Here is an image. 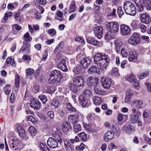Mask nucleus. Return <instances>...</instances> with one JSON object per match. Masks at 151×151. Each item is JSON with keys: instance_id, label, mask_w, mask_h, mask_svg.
<instances>
[{"instance_id": "nucleus-49", "label": "nucleus", "mask_w": 151, "mask_h": 151, "mask_svg": "<svg viewBox=\"0 0 151 151\" xmlns=\"http://www.w3.org/2000/svg\"><path fill=\"white\" fill-rule=\"evenodd\" d=\"M66 106L67 109L70 111H75L76 109L70 103H68L66 104Z\"/></svg>"}, {"instance_id": "nucleus-42", "label": "nucleus", "mask_w": 151, "mask_h": 151, "mask_svg": "<svg viewBox=\"0 0 151 151\" xmlns=\"http://www.w3.org/2000/svg\"><path fill=\"white\" fill-rule=\"evenodd\" d=\"M86 58V57L83 53H80L78 54L76 56V60L80 62L81 61L83 60Z\"/></svg>"}, {"instance_id": "nucleus-27", "label": "nucleus", "mask_w": 151, "mask_h": 151, "mask_svg": "<svg viewBox=\"0 0 151 151\" xmlns=\"http://www.w3.org/2000/svg\"><path fill=\"white\" fill-rule=\"evenodd\" d=\"M114 43L115 45V50L117 52H119L120 48L123 45V43L120 40H116L114 41Z\"/></svg>"}, {"instance_id": "nucleus-7", "label": "nucleus", "mask_w": 151, "mask_h": 151, "mask_svg": "<svg viewBox=\"0 0 151 151\" xmlns=\"http://www.w3.org/2000/svg\"><path fill=\"white\" fill-rule=\"evenodd\" d=\"M98 84V78L96 77L90 76L88 77L87 80V84L91 88H94L97 86Z\"/></svg>"}, {"instance_id": "nucleus-45", "label": "nucleus", "mask_w": 151, "mask_h": 151, "mask_svg": "<svg viewBox=\"0 0 151 151\" xmlns=\"http://www.w3.org/2000/svg\"><path fill=\"white\" fill-rule=\"evenodd\" d=\"M111 74L113 76H120V74L118 72V68H113L111 70Z\"/></svg>"}, {"instance_id": "nucleus-1", "label": "nucleus", "mask_w": 151, "mask_h": 151, "mask_svg": "<svg viewBox=\"0 0 151 151\" xmlns=\"http://www.w3.org/2000/svg\"><path fill=\"white\" fill-rule=\"evenodd\" d=\"M94 63L99 66L101 70L105 69L110 62L109 56L105 53H97L94 56Z\"/></svg>"}, {"instance_id": "nucleus-22", "label": "nucleus", "mask_w": 151, "mask_h": 151, "mask_svg": "<svg viewBox=\"0 0 151 151\" xmlns=\"http://www.w3.org/2000/svg\"><path fill=\"white\" fill-rule=\"evenodd\" d=\"M115 125L116 123L114 122H113V123L112 124H109L107 122H106L104 124V125L106 127L109 128L110 129L113 130L114 132H115V131H116V132H119V129L115 127Z\"/></svg>"}, {"instance_id": "nucleus-26", "label": "nucleus", "mask_w": 151, "mask_h": 151, "mask_svg": "<svg viewBox=\"0 0 151 151\" xmlns=\"http://www.w3.org/2000/svg\"><path fill=\"white\" fill-rule=\"evenodd\" d=\"M14 129L15 132H25V128L22 125L18 123L14 127Z\"/></svg>"}, {"instance_id": "nucleus-3", "label": "nucleus", "mask_w": 151, "mask_h": 151, "mask_svg": "<svg viewBox=\"0 0 151 151\" xmlns=\"http://www.w3.org/2000/svg\"><path fill=\"white\" fill-rule=\"evenodd\" d=\"M102 86L104 88L109 89L114 84L113 80L110 78H102L101 80Z\"/></svg>"}, {"instance_id": "nucleus-63", "label": "nucleus", "mask_w": 151, "mask_h": 151, "mask_svg": "<svg viewBox=\"0 0 151 151\" xmlns=\"http://www.w3.org/2000/svg\"><path fill=\"white\" fill-rule=\"evenodd\" d=\"M117 13L118 14L119 17H121L122 16L123 14L124 13L121 7H118Z\"/></svg>"}, {"instance_id": "nucleus-12", "label": "nucleus", "mask_w": 151, "mask_h": 151, "mask_svg": "<svg viewBox=\"0 0 151 151\" xmlns=\"http://www.w3.org/2000/svg\"><path fill=\"white\" fill-rule=\"evenodd\" d=\"M58 68L63 71L67 72L68 70L66 63V60L64 58L62 60L58 65Z\"/></svg>"}, {"instance_id": "nucleus-13", "label": "nucleus", "mask_w": 151, "mask_h": 151, "mask_svg": "<svg viewBox=\"0 0 151 151\" xmlns=\"http://www.w3.org/2000/svg\"><path fill=\"white\" fill-rule=\"evenodd\" d=\"M87 41L88 43L94 46L101 47L102 45L101 42L98 41L93 37H89L87 39Z\"/></svg>"}, {"instance_id": "nucleus-17", "label": "nucleus", "mask_w": 151, "mask_h": 151, "mask_svg": "<svg viewBox=\"0 0 151 151\" xmlns=\"http://www.w3.org/2000/svg\"><path fill=\"white\" fill-rule=\"evenodd\" d=\"M73 83L78 86H82L84 84V80L81 76H78L74 79Z\"/></svg>"}, {"instance_id": "nucleus-41", "label": "nucleus", "mask_w": 151, "mask_h": 151, "mask_svg": "<svg viewBox=\"0 0 151 151\" xmlns=\"http://www.w3.org/2000/svg\"><path fill=\"white\" fill-rule=\"evenodd\" d=\"M138 55L134 51H133V62L138 63L139 60L138 59Z\"/></svg>"}, {"instance_id": "nucleus-58", "label": "nucleus", "mask_w": 151, "mask_h": 151, "mask_svg": "<svg viewBox=\"0 0 151 151\" xmlns=\"http://www.w3.org/2000/svg\"><path fill=\"white\" fill-rule=\"evenodd\" d=\"M48 32L49 35L52 36H53L56 33V30L53 28L49 29Z\"/></svg>"}, {"instance_id": "nucleus-20", "label": "nucleus", "mask_w": 151, "mask_h": 151, "mask_svg": "<svg viewBox=\"0 0 151 151\" xmlns=\"http://www.w3.org/2000/svg\"><path fill=\"white\" fill-rule=\"evenodd\" d=\"M133 106L137 108H144L146 104L141 100H135L133 101Z\"/></svg>"}, {"instance_id": "nucleus-33", "label": "nucleus", "mask_w": 151, "mask_h": 151, "mask_svg": "<svg viewBox=\"0 0 151 151\" xmlns=\"http://www.w3.org/2000/svg\"><path fill=\"white\" fill-rule=\"evenodd\" d=\"M65 145L66 151H74V148L73 146L71 145L69 142L66 141L65 142Z\"/></svg>"}, {"instance_id": "nucleus-19", "label": "nucleus", "mask_w": 151, "mask_h": 151, "mask_svg": "<svg viewBox=\"0 0 151 151\" xmlns=\"http://www.w3.org/2000/svg\"><path fill=\"white\" fill-rule=\"evenodd\" d=\"M20 77L18 74L16 75L14 80V90L16 92H17L19 87L20 84Z\"/></svg>"}, {"instance_id": "nucleus-6", "label": "nucleus", "mask_w": 151, "mask_h": 151, "mask_svg": "<svg viewBox=\"0 0 151 151\" xmlns=\"http://www.w3.org/2000/svg\"><path fill=\"white\" fill-rule=\"evenodd\" d=\"M79 116L78 115H72L70 119V121L74 124V131L75 132H78L81 130V126L80 124H76L77 122L79 120L78 118Z\"/></svg>"}, {"instance_id": "nucleus-62", "label": "nucleus", "mask_w": 151, "mask_h": 151, "mask_svg": "<svg viewBox=\"0 0 151 151\" xmlns=\"http://www.w3.org/2000/svg\"><path fill=\"white\" fill-rule=\"evenodd\" d=\"M19 137L22 139H27L28 138V137L26 133H18Z\"/></svg>"}, {"instance_id": "nucleus-11", "label": "nucleus", "mask_w": 151, "mask_h": 151, "mask_svg": "<svg viewBox=\"0 0 151 151\" xmlns=\"http://www.w3.org/2000/svg\"><path fill=\"white\" fill-rule=\"evenodd\" d=\"M140 20L143 23L148 24L151 21V19L147 13H143L141 15Z\"/></svg>"}, {"instance_id": "nucleus-8", "label": "nucleus", "mask_w": 151, "mask_h": 151, "mask_svg": "<svg viewBox=\"0 0 151 151\" xmlns=\"http://www.w3.org/2000/svg\"><path fill=\"white\" fill-rule=\"evenodd\" d=\"M24 45L20 49L19 52V53H28L30 51V45L27 43H25L23 42Z\"/></svg>"}, {"instance_id": "nucleus-61", "label": "nucleus", "mask_w": 151, "mask_h": 151, "mask_svg": "<svg viewBox=\"0 0 151 151\" xmlns=\"http://www.w3.org/2000/svg\"><path fill=\"white\" fill-rule=\"evenodd\" d=\"M91 92L89 90L86 89L84 91L83 94H81V95H84L85 97H87L89 98V96L91 95Z\"/></svg>"}, {"instance_id": "nucleus-47", "label": "nucleus", "mask_w": 151, "mask_h": 151, "mask_svg": "<svg viewBox=\"0 0 151 151\" xmlns=\"http://www.w3.org/2000/svg\"><path fill=\"white\" fill-rule=\"evenodd\" d=\"M131 94L129 91H127L126 93V97L125 99V102L127 103H129L131 99Z\"/></svg>"}, {"instance_id": "nucleus-25", "label": "nucleus", "mask_w": 151, "mask_h": 151, "mask_svg": "<svg viewBox=\"0 0 151 151\" xmlns=\"http://www.w3.org/2000/svg\"><path fill=\"white\" fill-rule=\"evenodd\" d=\"M83 68L80 65L75 66L73 69V72L76 75L82 74Z\"/></svg>"}, {"instance_id": "nucleus-38", "label": "nucleus", "mask_w": 151, "mask_h": 151, "mask_svg": "<svg viewBox=\"0 0 151 151\" xmlns=\"http://www.w3.org/2000/svg\"><path fill=\"white\" fill-rule=\"evenodd\" d=\"M143 4L147 9L151 10V0H143Z\"/></svg>"}, {"instance_id": "nucleus-32", "label": "nucleus", "mask_w": 151, "mask_h": 151, "mask_svg": "<svg viewBox=\"0 0 151 151\" xmlns=\"http://www.w3.org/2000/svg\"><path fill=\"white\" fill-rule=\"evenodd\" d=\"M137 79L135 78V77L133 74V85L135 90H139L140 89V86L139 83L138 81H137Z\"/></svg>"}, {"instance_id": "nucleus-56", "label": "nucleus", "mask_w": 151, "mask_h": 151, "mask_svg": "<svg viewBox=\"0 0 151 151\" xmlns=\"http://www.w3.org/2000/svg\"><path fill=\"white\" fill-rule=\"evenodd\" d=\"M94 115L91 114H89L87 116L86 118L89 122H91L95 119Z\"/></svg>"}, {"instance_id": "nucleus-37", "label": "nucleus", "mask_w": 151, "mask_h": 151, "mask_svg": "<svg viewBox=\"0 0 151 151\" xmlns=\"http://www.w3.org/2000/svg\"><path fill=\"white\" fill-rule=\"evenodd\" d=\"M81 139L83 141L86 140L87 138L89 137V135L86 133H80L78 134Z\"/></svg>"}, {"instance_id": "nucleus-14", "label": "nucleus", "mask_w": 151, "mask_h": 151, "mask_svg": "<svg viewBox=\"0 0 151 151\" xmlns=\"http://www.w3.org/2000/svg\"><path fill=\"white\" fill-rule=\"evenodd\" d=\"M120 31L121 33L124 35H127L131 32V30L129 27L124 24L121 25Z\"/></svg>"}, {"instance_id": "nucleus-39", "label": "nucleus", "mask_w": 151, "mask_h": 151, "mask_svg": "<svg viewBox=\"0 0 151 151\" xmlns=\"http://www.w3.org/2000/svg\"><path fill=\"white\" fill-rule=\"evenodd\" d=\"M149 73L148 71H146L144 72L141 73L140 74L137 75L138 78L139 79H143L147 77L149 75Z\"/></svg>"}, {"instance_id": "nucleus-28", "label": "nucleus", "mask_w": 151, "mask_h": 151, "mask_svg": "<svg viewBox=\"0 0 151 151\" xmlns=\"http://www.w3.org/2000/svg\"><path fill=\"white\" fill-rule=\"evenodd\" d=\"M99 67L98 66V68H97L95 66H92L90 67L88 70V73L90 74L93 73H99L102 70H100Z\"/></svg>"}, {"instance_id": "nucleus-34", "label": "nucleus", "mask_w": 151, "mask_h": 151, "mask_svg": "<svg viewBox=\"0 0 151 151\" xmlns=\"http://www.w3.org/2000/svg\"><path fill=\"white\" fill-rule=\"evenodd\" d=\"M115 33H113L112 32L109 31L107 32L105 35V38L107 41L111 39L114 37V35Z\"/></svg>"}, {"instance_id": "nucleus-15", "label": "nucleus", "mask_w": 151, "mask_h": 151, "mask_svg": "<svg viewBox=\"0 0 151 151\" xmlns=\"http://www.w3.org/2000/svg\"><path fill=\"white\" fill-rule=\"evenodd\" d=\"M103 30L102 27L99 26L95 27L94 29V34L99 39H101L102 37Z\"/></svg>"}, {"instance_id": "nucleus-55", "label": "nucleus", "mask_w": 151, "mask_h": 151, "mask_svg": "<svg viewBox=\"0 0 151 151\" xmlns=\"http://www.w3.org/2000/svg\"><path fill=\"white\" fill-rule=\"evenodd\" d=\"M125 79L126 81L131 83L132 82V73L127 75L125 77Z\"/></svg>"}, {"instance_id": "nucleus-35", "label": "nucleus", "mask_w": 151, "mask_h": 151, "mask_svg": "<svg viewBox=\"0 0 151 151\" xmlns=\"http://www.w3.org/2000/svg\"><path fill=\"white\" fill-rule=\"evenodd\" d=\"M79 87L77 86L76 84H74V83L70 85V90L75 93H77L80 90Z\"/></svg>"}, {"instance_id": "nucleus-53", "label": "nucleus", "mask_w": 151, "mask_h": 151, "mask_svg": "<svg viewBox=\"0 0 151 151\" xmlns=\"http://www.w3.org/2000/svg\"><path fill=\"white\" fill-rule=\"evenodd\" d=\"M63 44V42H60L59 44L57 45L54 51V52L55 53H56L58 50H60V49H62Z\"/></svg>"}, {"instance_id": "nucleus-44", "label": "nucleus", "mask_w": 151, "mask_h": 151, "mask_svg": "<svg viewBox=\"0 0 151 151\" xmlns=\"http://www.w3.org/2000/svg\"><path fill=\"white\" fill-rule=\"evenodd\" d=\"M94 90L96 94L100 95H102L104 93V92L101 90V88L99 86L97 85L94 88Z\"/></svg>"}, {"instance_id": "nucleus-2", "label": "nucleus", "mask_w": 151, "mask_h": 151, "mask_svg": "<svg viewBox=\"0 0 151 151\" xmlns=\"http://www.w3.org/2000/svg\"><path fill=\"white\" fill-rule=\"evenodd\" d=\"M48 81L51 83L57 84L59 83L63 77L61 72L58 70H54L50 74Z\"/></svg>"}, {"instance_id": "nucleus-59", "label": "nucleus", "mask_w": 151, "mask_h": 151, "mask_svg": "<svg viewBox=\"0 0 151 151\" xmlns=\"http://www.w3.org/2000/svg\"><path fill=\"white\" fill-rule=\"evenodd\" d=\"M121 53L123 57H127V51L124 47L122 49Z\"/></svg>"}, {"instance_id": "nucleus-9", "label": "nucleus", "mask_w": 151, "mask_h": 151, "mask_svg": "<svg viewBox=\"0 0 151 151\" xmlns=\"http://www.w3.org/2000/svg\"><path fill=\"white\" fill-rule=\"evenodd\" d=\"M47 143L48 145L52 148H55L58 146V143L57 140L52 137L49 138Z\"/></svg>"}, {"instance_id": "nucleus-16", "label": "nucleus", "mask_w": 151, "mask_h": 151, "mask_svg": "<svg viewBox=\"0 0 151 151\" xmlns=\"http://www.w3.org/2000/svg\"><path fill=\"white\" fill-rule=\"evenodd\" d=\"M140 37L139 35L137 32L133 34V45H138L140 43Z\"/></svg>"}, {"instance_id": "nucleus-40", "label": "nucleus", "mask_w": 151, "mask_h": 151, "mask_svg": "<svg viewBox=\"0 0 151 151\" xmlns=\"http://www.w3.org/2000/svg\"><path fill=\"white\" fill-rule=\"evenodd\" d=\"M24 38V41L26 42V43L31 42L32 39V38L30 36L28 32H27L25 34Z\"/></svg>"}, {"instance_id": "nucleus-36", "label": "nucleus", "mask_w": 151, "mask_h": 151, "mask_svg": "<svg viewBox=\"0 0 151 151\" xmlns=\"http://www.w3.org/2000/svg\"><path fill=\"white\" fill-rule=\"evenodd\" d=\"M92 99L94 104L96 106L100 105L102 101L101 98L99 97H93Z\"/></svg>"}, {"instance_id": "nucleus-60", "label": "nucleus", "mask_w": 151, "mask_h": 151, "mask_svg": "<svg viewBox=\"0 0 151 151\" xmlns=\"http://www.w3.org/2000/svg\"><path fill=\"white\" fill-rule=\"evenodd\" d=\"M123 115L124 116L127 118L128 117V116L127 115H124L121 113L119 114L117 116V120L118 122H121L123 120Z\"/></svg>"}, {"instance_id": "nucleus-52", "label": "nucleus", "mask_w": 151, "mask_h": 151, "mask_svg": "<svg viewBox=\"0 0 151 151\" xmlns=\"http://www.w3.org/2000/svg\"><path fill=\"white\" fill-rule=\"evenodd\" d=\"M26 71L27 76H29L33 74L34 70L32 69L31 68H29L27 69Z\"/></svg>"}, {"instance_id": "nucleus-57", "label": "nucleus", "mask_w": 151, "mask_h": 151, "mask_svg": "<svg viewBox=\"0 0 151 151\" xmlns=\"http://www.w3.org/2000/svg\"><path fill=\"white\" fill-rule=\"evenodd\" d=\"M132 3L130 1H126L124 4V8L125 9V8L130 9L132 7L131 5Z\"/></svg>"}, {"instance_id": "nucleus-23", "label": "nucleus", "mask_w": 151, "mask_h": 151, "mask_svg": "<svg viewBox=\"0 0 151 151\" xmlns=\"http://www.w3.org/2000/svg\"><path fill=\"white\" fill-rule=\"evenodd\" d=\"M133 112H134L133 116V123H134L138 120L139 116L141 115V113L139 111H136L135 109H133Z\"/></svg>"}, {"instance_id": "nucleus-64", "label": "nucleus", "mask_w": 151, "mask_h": 151, "mask_svg": "<svg viewBox=\"0 0 151 151\" xmlns=\"http://www.w3.org/2000/svg\"><path fill=\"white\" fill-rule=\"evenodd\" d=\"M126 9H124L125 12L127 14L129 15H132V7L130 8V9H129L128 8H126Z\"/></svg>"}, {"instance_id": "nucleus-24", "label": "nucleus", "mask_w": 151, "mask_h": 151, "mask_svg": "<svg viewBox=\"0 0 151 151\" xmlns=\"http://www.w3.org/2000/svg\"><path fill=\"white\" fill-rule=\"evenodd\" d=\"M135 4L137 7V10L139 12H142L144 10V7L141 0H134Z\"/></svg>"}, {"instance_id": "nucleus-4", "label": "nucleus", "mask_w": 151, "mask_h": 151, "mask_svg": "<svg viewBox=\"0 0 151 151\" xmlns=\"http://www.w3.org/2000/svg\"><path fill=\"white\" fill-rule=\"evenodd\" d=\"M119 25L116 22L108 23L106 25V28L109 31L113 33H116L119 30Z\"/></svg>"}, {"instance_id": "nucleus-10", "label": "nucleus", "mask_w": 151, "mask_h": 151, "mask_svg": "<svg viewBox=\"0 0 151 151\" xmlns=\"http://www.w3.org/2000/svg\"><path fill=\"white\" fill-rule=\"evenodd\" d=\"M30 106L32 108L37 111L39 110L40 108L41 104L38 100L32 99L31 101Z\"/></svg>"}, {"instance_id": "nucleus-18", "label": "nucleus", "mask_w": 151, "mask_h": 151, "mask_svg": "<svg viewBox=\"0 0 151 151\" xmlns=\"http://www.w3.org/2000/svg\"><path fill=\"white\" fill-rule=\"evenodd\" d=\"M91 62V59L88 57H86L83 60L80 61L81 66L83 69L86 68Z\"/></svg>"}, {"instance_id": "nucleus-43", "label": "nucleus", "mask_w": 151, "mask_h": 151, "mask_svg": "<svg viewBox=\"0 0 151 151\" xmlns=\"http://www.w3.org/2000/svg\"><path fill=\"white\" fill-rule=\"evenodd\" d=\"M4 90L5 93L6 95H8L11 91V85L7 84L4 88Z\"/></svg>"}, {"instance_id": "nucleus-30", "label": "nucleus", "mask_w": 151, "mask_h": 151, "mask_svg": "<svg viewBox=\"0 0 151 151\" xmlns=\"http://www.w3.org/2000/svg\"><path fill=\"white\" fill-rule=\"evenodd\" d=\"M60 105L58 101V98H55L51 102V106L53 109H54L58 107Z\"/></svg>"}, {"instance_id": "nucleus-51", "label": "nucleus", "mask_w": 151, "mask_h": 151, "mask_svg": "<svg viewBox=\"0 0 151 151\" xmlns=\"http://www.w3.org/2000/svg\"><path fill=\"white\" fill-rule=\"evenodd\" d=\"M85 148V145L81 143L80 145L77 146L76 147V150L78 151H82Z\"/></svg>"}, {"instance_id": "nucleus-21", "label": "nucleus", "mask_w": 151, "mask_h": 151, "mask_svg": "<svg viewBox=\"0 0 151 151\" xmlns=\"http://www.w3.org/2000/svg\"><path fill=\"white\" fill-rule=\"evenodd\" d=\"M62 129L64 132H70L71 130L70 125L68 122H64L62 124Z\"/></svg>"}, {"instance_id": "nucleus-31", "label": "nucleus", "mask_w": 151, "mask_h": 151, "mask_svg": "<svg viewBox=\"0 0 151 151\" xmlns=\"http://www.w3.org/2000/svg\"><path fill=\"white\" fill-rule=\"evenodd\" d=\"M76 9V5L74 0L71 1L69 8V13L74 12Z\"/></svg>"}, {"instance_id": "nucleus-46", "label": "nucleus", "mask_w": 151, "mask_h": 151, "mask_svg": "<svg viewBox=\"0 0 151 151\" xmlns=\"http://www.w3.org/2000/svg\"><path fill=\"white\" fill-rule=\"evenodd\" d=\"M6 62L7 64L10 63L13 66H15L14 59H13L12 57L8 58L7 59Z\"/></svg>"}, {"instance_id": "nucleus-5", "label": "nucleus", "mask_w": 151, "mask_h": 151, "mask_svg": "<svg viewBox=\"0 0 151 151\" xmlns=\"http://www.w3.org/2000/svg\"><path fill=\"white\" fill-rule=\"evenodd\" d=\"M78 101L83 107H87L90 105L89 99L88 97L84 95H80L78 97Z\"/></svg>"}, {"instance_id": "nucleus-50", "label": "nucleus", "mask_w": 151, "mask_h": 151, "mask_svg": "<svg viewBox=\"0 0 151 151\" xmlns=\"http://www.w3.org/2000/svg\"><path fill=\"white\" fill-rule=\"evenodd\" d=\"M39 99L42 101L43 104H45L47 101L46 96L43 94H41L38 97Z\"/></svg>"}, {"instance_id": "nucleus-54", "label": "nucleus", "mask_w": 151, "mask_h": 151, "mask_svg": "<svg viewBox=\"0 0 151 151\" xmlns=\"http://www.w3.org/2000/svg\"><path fill=\"white\" fill-rule=\"evenodd\" d=\"M52 135L53 137L55 138L56 139L58 140V142L60 143H62V139L60 137L59 135L57 134H56L55 133H53L52 134Z\"/></svg>"}, {"instance_id": "nucleus-48", "label": "nucleus", "mask_w": 151, "mask_h": 151, "mask_svg": "<svg viewBox=\"0 0 151 151\" xmlns=\"http://www.w3.org/2000/svg\"><path fill=\"white\" fill-rule=\"evenodd\" d=\"M40 148L42 150V151H50L47 145L42 143H40Z\"/></svg>"}, {"instance_id": "nucleus-29", "label": "nucleus", "mask_w": 151, "mask_h": 151, "mask_svg": "<svg viewBox=\"0 0 151 151\" xmlns=\"http://www.w3.org/2000/svg\"><path fill=\"white\" fill-rule=\"evenodd\" d=\"M114 135V133H105L104 137V141L107 142L111 139L113 138Z\"/></svg>"}]
</instances>
